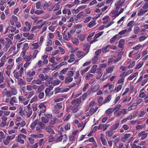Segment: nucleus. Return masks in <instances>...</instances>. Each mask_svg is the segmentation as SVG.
<instances>
[{
	"mask_svg": "<svg viewBox=\"0 0 148 148\" xmlns=\"http://www.w3.org/2000/svg\"><path fill=\"white\" fill-rule=\"evenodd\" d=\"M81 102V100L79 99H77L73 100L71 102V103L73 105H77V104H79Z\"/></svg>",
	"mask_w": 148,
	"mask_h": 148,
	"instance_id": "obj_6",
	"label": "nucleus"
},
{
	"mask_svg": "<svg viewBox=\"0 0 148 148\" xmlns=\"http://www.w3.org/2000/svg\"><path fill=\"white\" fill-rule=\"evenodd\" d=\"M97 66L96 65H93L90 71V73H94L96 70V69L97 68Z\"/></svg>",
	"mask_w": 148,
	"mask_h": 148,
	"instance_id": "obj_23",
	"label": "nucleus"
},
{
	"mask_svg": "<svg viewBox=\"0 0 148 148\" xmlns=\"http://www.w3.org/2000/svg\"><path fill=\"white\" fill-rule=\"evenodd\" d=\"M72 42L76 45H77L78 43V39L76 38H74L72 40Z\"/></svg>",
	"mask_w": 148,
	"mask_h": 148,
	"instance_id": "obj_37",
	"label": "nucleus"
},
{
	"mask_svg": "<svg viewBox=\"0 0 148 148\" xmlns=\"http://www.w3.org/2000/svg\"><path fill=\"white\" fill-rule=\"evenodd\" d=\"M32 46L34 47L33 48V49H35L37 48L38 47V43L37 42H36L32 44Z\"/></svg>",
	"mask_w": 148,
	"mask_h": 148,
	"instance_id": "obj_51",
	"label": "nucleus"
},
{
	"mask_svg": "<svg viewBox=\"0 0 148 148\" xmlns=\"http://www.w3.org/2000/svg\"><path fill=\"white\" fill-rule=\"evenodd\" d=\"M3 95L4 96H6L7 97H11L12 94L10 91H8L6 88L4 89L2 92Z\"/></svg>",
	"mask_w": 148,
	"mask_h": 148,
	"instance_id": "obj_2",
	"label": "nucleus"
},
{
	"mask_svg": "<svg viewBox=\"0 0 148 148\" xmlns=\"http://www.w3.org/2000/svg\"><path fill=\"white\" fill-rule=\"evenodd\" d=\"M85 36L84 35L82 34H79L78 35V38L81 41H83L84 40L85 38Z\"/></svg>",
	"mask_w": 148,
	"mask_h": 148,
	"instance_id": "obj_19",
	"label": "nucleus"
},
{
	"mask_svg": "<svg viewBox=\"0 0 148 148\" xmlns=\"http://www.w3.org/2000/svg\"><path fill=\"white\" fill-rule=\"evenodd\" d=\"M84 50L85 51H86V53L84 54V55L87 54L89 52V48L90 47L89 44L88 43H86L83 45Z\"/></svg>",
	"mask_w": 148,
	"mask_h": 148,
	"instance_id": "obj_5",
	"label": "nucleus"
},
{
	"mask_svg": "<svg viewBox=\"0 0 148 148\" xmlns=\"http://www.w3.org/2000/svg\"><path fill=\"white\" fill-rule=\"evenodd\" d=\"M100 139L101 140V141L102 144L104 145H106L107 144V142L106 140L103 137V135L102 134H101L100 135Z\"/></svg>",
	"mask_w": 148,
	"mask_h": 148,
	"instance_id": "obj_14",
	"label": "nucleus"
},
{
	"mask_svg": "<svg viewBox=\"0 0 148 148\" xmlns=\"http://www.w3.org/2000/svg\"><path fill=\"white\" fill-rule=\"evenodd\" d=\"M93 76V75L91 74H88L86 76L85 78L87 80H88L90 77H92Z\"/></svg>",
	"mask_w": 148,
	"mask_h": 148,
	"instance_id": "obj_44",
	"label": "nucleus"
},
{
	"mask_svg": "<svg viewBox=\"0 0 148 148\" xmlns=\"http://www.w3.org/2000/svg\"><path fill=\"white\" fill-rule=\"evenodd\" d=\"M44 12V11L41 10H38L35 11L34 13L38 15H39L42 14Z\"/></svg>",
	"mask_w": 148,
	"mask_h": 148,
	"instance_id": "obj_47",
	"label": "nucleus"
},
{
	"mask_svg": "<svg viewBox=\"0 0 148 148\" xmlns=\"http://www.w3.org/2000/svg\"><path fill=\"white\" fill-rule=\"evenodd\" d=\"M68 69V68H66L63 69L60 71V74H65L67 72Z\"/></svg>",
	"mask_w": 148,
	"mask_h": 148,
	"instance_id": "obj_31",
	"label": "nucleus"
},
{
	"mask_svg": "<svg viewBox=\"0 0 148 148\" xmlns=\"http://www.w3.org/2000/svg\"><path fill=\"white\" fill-rule=\"evenodd\" d=\"M10 91L11 93L14 95H16L17 93L16 89L14 87H13L12 90Z\"/></svg>",
	"mask_w": 148,
	"mask_h": 148,
	"instance_id": "obj_28",
	"label": "nucleus"
},
{
	"mask_svg": "<svg viewBox=\"0 0 148 148\" xmlns=\"http://www.w3.org/2000/svg\"><path fill=\"white\" fill-rule=\"evenodd\" d=\"M61 2V1H59L58 3L56 5H55V7L54 8V11H56L58 10L60 8V5H59V3H60Z\"/></svg>",
	"mask_w": 148,
	"mask_h": 148,
	"instance_id": "obj_30",
	"label": "nucleus"
},
{
	"mask_svg": "<svg viewBox=\"0 0 148 148\" xmlns=\"http://www.w3.org/2000/svg\"><path fill=\"white\" fill-rule=\"evenodd\" d=\"M121 105L120 104H117L116 105L114 108L113 109L114 110H116L114 112V114H115L116 113V112L121 107Z\"/></svg>",
	"mask_w": 148,
	"mask_h": 148,
	"instance_id": "obj_27",
	"label": "nucleus"
},
{
	"mask_svg": "<svg viewBox=\"0 0 148 148\" xmlns=\"http://www.w3.org/2000/svg\"><path fill=\"white\" fill-rule=\"evenodd\" d=\"M58 48L60 50L61 52V53L62 54H63L65 53V50L63 49L62 48L60 47H59Z\"/></svg>",
	"mask_w": 148,
	"mask_h": 148,
	"instance_id": "obj_55",
	"label": "nucleus"
},
{
	"mask_svg": "<svg viewBox=\"0 0 148 148\" xmlns=\"http://www.w3.org/2000/svg\"><path fill=\"white\" fill-rule=\"evenodd\" d=\"M20 101H24L26 100V98L23 96H20L19 97Z\"/></svg>",
	"mask_w": 148,
	"mask_h": 148,
	"instance_id": "obj_63",
	"label": "nucleus"
},
{
	"mask_svg": "<svg viewBox=\"0 0 148 148\" xmlns=\"http://www.w3.org/2000/svg\"><path fill=\"white\" fill-rule=\"evenodd\" d=\"M122 85H119L117 87H116L114 90H116L117 92H119L121 89L122 87Z\"/></svg>",
	"mask_w": 148,
	"mask_h": 148,
	"instance_id": "obj_43",
	"label": "nucleus"
},
{
	"mask_svg": "<svg viewBox=\"0 0 148 148\" xmlns=\"http://www.w3.org/2000/svg\"><path fill=\"white\" fill-rule=\"evenodd\" d=\"M62 107V104L61 103H56V105L54 106V108L53 111L55 113L58 114L60 112V109Z\"/></svg>",
	"mask_w": 148,
	"mask_h": 148,
	"instance_id": "obj_1",
	"label": "nucleus"
},
{
	"mask_svg": "<svg viewBox=\"0 0 148 148\" xmlns=\"http://www.w3.org/2000/svg\"><path fill=\"white\" fill-rule=\"evenodd\" d=\"M79 105H77L74 106H73L71 107V109L73 111L72 112L73 113H75L78 110V109L77 108L79 106Z\"/></svg>",
	"mask_w": 148,
	"mask_h": 148,
	"instance_id": "obj_12",
	"label": "nucleus"
},
{
	"mask_svg": "<svg viewBox=\"0 0 148 148\" xmlns=\"http://www.w3.org/2000/svg\"><path fill=\"white\" fill-rule=\"evenodd\" d=\"M132 148H141V147L139 145H137L135 144H133Z\"/></svg>",
	"mask_w": 148,
	"mask_h": 148,
	"instance_id": "obj_64",
	"label": "nucleus"
},
{
	"mask_svg": "<svg viewBox=\"0 0 148 148\" xmlns=\"http://www.w3.org/2000/svg\"><path fill=\"white\" fill-rule=\"evenodd\" d=\"M138 75V73L136 72L132 76H131L128 78L129 80H131L134 77H136Z\"/></svg>",
	"mask_w": 148,
	"mask_h": 148,
	"instance_id": "obj_34",
	"label": "nucleus"
},
{
	"mask_svg": "<svg viewBox=\"0 0 148 148\" xmlns=\"http://www.w3.org/2000/svg\"><path fill=\"white\" fill-rule=\"evenodd\" d=\"M44 86L43 85H40L37 89V92H41L44 89Z\"/></svg>",
	"mask_w": 148,
	"mask_h": 148,
	"instance_id": "obj_24",
	"label": "nucleus"
},
{
	"mask_svg": "<svg viewBox=\"0 0 148 148\" xmlns=\"http://www.w3.org/2000/svg\"><path fill=\"white\" fill-rule=\"evenodd\" d=\"M147 38V37L145 36H140L139 38V41H143Z\"/></svg>",
	"mask_w": 148,
	"mask_h": 148,
	"instance_id": "obj_53",
	"label": "nucleus"
},
{
	"mask_svg": "<svg viewBox=\"0 0 148 148\" xmlns=\"http://www.w3.org/2000/svg\"><path fill=\"white\" fill-rule=\"evenodd\" d=\"M50 5H49L47 2H46L42 4V6L44 9H46L47 8L49 7Z\"/></svg>",
	"mask_w": 148,
	"mask_h": 148,
	"instance_id": "obj_26",
	"label": "nucleus"
},
{
	"mask_svg": "<svg viewBox=\"0 0 148 148\" xmlns=\"http://www.w3.org/2000/svg\"><path fill=\"white\" fill-rule=\"evenodd\" d=\"M49 77V76L47 75H45V76L44 74L42 73L38 75V77L42 81L46 80Z\"/></svg>",
	"mask_w": 148,
	"mask_h": 148,
	"instance_id": "obj_3",
	"label": "nucleus"
},
{
	"mask_svg": "<svg viewBox=\"0 0 148 148\" xmlns=\"http://www.w3.org/2000/svg\"><path fill=\"white\" fill-rule=\"evenodd\" d=\"M101 71V68H99L97 69L96 73L97 74H99V75H102Z\"/></svg>",
	"mask_w": 148,
	"mask_h": 148,
	"instance_id": "obj_48",
	"label": "nucleus"
},
{
	"mask_svg": "<svg viewBox=\"0 0 148 148\" xmlns=\"http://www.w3.org/2000/svg\"><path fill=\"white\" fill-rule=\"evenodd\" d=\"M143 64V63H138V64L135 67L136 69H140L141 67Z\"/></svg>",
	"mask_w": 148,
	"mask_h": 148,
	"instance_id": "obj_52",
	"label": "nucleus"
},
{
	"mask_svg": "<svg viewBox=\"0 0 148 148\" xmlns=\"http://www.w3.org/2000/svg\"><path fill=\"white\" fill-rule=\"evenodd\" d=\"M39 126L41 128L44 129L45 128V125L43 124L42 122H40L38 123Z\"/></svg>",
	"mask_w": 148,
	"mask_h": 148,
	"instance_id": "obj_32",
	"label": "nucleus"
},
{
	"mask_svg": "<svg viewBox=\"0 0 148 148\" xmlns=\"http://www.w3.org/2000/svg\"><path fill=\"white\" fill-rule=\"evenodd\" d=\"M111 99V96L110 95H108L106 98L105 100L104 103H105L107 102H109Z\"/></svg>",
	"mask_w": 148,
	"mask_h": 148,
	"instance_id": "obj_40",
	"label": "nucleus"
},
{
	"mask_svg": "<svg viewBox=\"0 0 148 148\" xmlns=\"http://www.w3.org/2000/svg\"><path fill=\"white\" fill-rule=\"evenodd\" d=\"M45 130L47 132L49 133L50 134H53L54 133L53 130L51 129L49 126H47Z\"/></svg>",
	"mask_w": 148,
	"mask_h": 148,
	"instance_id": "obj_9",
	"label": "nucleus"
},
{
	"mask_svg": "<svg viewBox=\"0 0 148 148\" xmlns=\"http://www.w3.org/2000/svg\"><path fill=\"white\" fill-rule=\"evenodd\" d=\"M143 9H146L148 8V2H146L143 5Z\"/></svg>",
	"mask_w": 148,
	"mask_h": 148,
	"instance_id": "obj_62",
	"label": "nucleus"
},
{
	"mask_svg": "<svg viewBox=\"0 0 148 148\" xmlns=\"http://www.w3.org/2000/svg\"><path fill=\"white\" fill-rule=\"evenodd\" d=\"M91 18V17L90 16L86 17L84 21V23H87L90 20Z\"/></svg>",
	"mask_w": 148,
	"mask_h": 148,
	"instance_id": "obj_61",
	"label": "nucleus"
},
{
	"mask_svg": "<svg viewBox=\"0 0 148 148\" xmlns=\"http://www.w3.org/2000/svg\"><path fill=\"white\" fill-rule=\"evenodd\" d=\"M42 122L44 123H47L49 122L48 118L43 116L41 118Z\"/></svg>",
	"mask_w": 148,
	"mask_h": 148,
	"instance_id": "obj_22",
	"label": "nucleus"
},
{
	"mask_svg": "<svg viewBox=\"0 0 148 148\" xmlns=\"http://www.w3.org/2000/svg\"><path fill=\"white\" fill-rule=\"evenodd\" d=\"M90 66H89V67H87L85 69L82 70L81 71V75H83L85 73L87 72L89 69Z\"/></svg>",
	"mask_w": 148,
	"mask_h": 148,
	"instance_id": "obj_25",
	"label": "nucleus"
},
{
	"mask_svg": "<svg viewBox=\"0 0 148 148\" xmlns=\"http://www.w3.org/2000/svg\"><path fill=\"white\" fill-rule=\"evenodd\" d=\"M74 74L73 72L72 71H68L67 73V75H68V76H70L71 77L73 76Z\"/></svg>",
	"mask_w": 148,
	"mask_h": 148,
	"instance_id": "obj_42",
	"label": "nucleus"
},
{
	"mask_svg": "<svg viewBox=\"0 0 148 148\" xmlns=\"http://www.w3.org/2000/svg\"><path fill=\"white\" fill-rule=\"evenodd\" d=\"M61 82V81L59 80L56 79L52 81L51 84L54 86L59 84Z\"/></svg>",
	"mask_w": 148,
	"mask_h": 148,
	"instance_id": "obj_7",
	"label": "nucleus"
},
{
	"mask_svg": "<svg viewBox=\"0 0 148 148\" xmlns=\"http://www.w3.org/2000/svg\"><path fill=\"white\" fill-rule=\"evenodd\" d=\"M76 53L77 57L78 58L81 57L84 55V53L83 51H77Z\"/></svg>",
	"mask_w": 148,
	"mask_h": 148,
	"instance_id": "obj_16",
	"label": "nucleus"
},
{
	"mask_svg": "<svg viewBox=\"0 0 148 148\" xmlns=\"http://www.w3.org/2000/svg\"><path fill=\"white\" fill-rule=\"evenodd\" d=\"M41 7V3L40 2L37 3H36V7L37 9H40Z\"/></svg>",
	"mask_w": 148,
	"mask_h": 148,
	"instance_id": "obj_57",
	"label": "nucleus"
},
{
	"mask_svg": "<svg viewBox=\"0 0 148 148\" xmlns=\"http://www.w3.org/2000/svg\"><path fill=\"white\" fill-rule=\"evenodd\" d=\"M96 24L95 21H91L87 25V26L90 28H91Z\"/></svg>",
	"mask_w": 148,
	"mask_h": 148,
	"instance_id": "obj_20",
	"label": "nucleus"
},
{
	"mask_svg": "<svg viewBox=\"0 0 148 148\" xmlns=\"http://www.w3.org/2000/svg\"><path fill=\"white\" fill-rule=\"evenodd\" d=\"M21 136V134H20L18 135V138L16 139V141L17 142H20V141L22 140V137Z\"/></svg>",
	"mask_w": 148,
	"mask_h": 148,
	"instance_id": "obj_54",
	"label": "nucleus"
},
{
	"mask_svg": "<svg viewBox=\"0 0 148 148\" xmlns=\"http://www.w3.org/2000/svg\"><path fill=\"white\" fill-rule=\"evenodd\" d=\"M41 80L40 79H37L36 80H34L33 82H34L37 84H40L42 83V82Z\"/></svg>",
	"mask_w": 148,
	"mask_h": 148,
	"instance_id": "obj_49",
	"label": "nucleus"
},
{
	"mask_svg": "<svg viewBox=\"0 0 148 148\" xmlns=\"http://www.w3.org/2000/svg\"><path fill=\"white\" fill-rule=\"evenodd\" d=\"M15 137V135H13L12 136H8L6 138L9 141L11 140L14 138Z\"/></svg>",
	"mask_w": 148,
	"mask_h": 148,
	"instance_id": "obj_33",
	"label": "nucleus"
},
{
	"mask_svg": "<svg viewBox=\"0 0 148 148\" xmlns=\"http://www.w3.org/2000/svg\"><path fill=\"white\" fill-rule=\"evenodd\" d=\"M25 24L26 26L28 27V31H29L31 27V24L29 22L27 21L25 22Z\"/></svg>",
	"mask_w": 148,
	"mask_h": 148,
	"instance_id": "obj_50",
	"label": "nucleus"
},
{
	"mask_svg": "<svg viewBox=\"0 0 148 148\" xmlns=\"http://www.w3.org/2000/svg\"><path fill=\"white\" fill-rule=\"evenodd\" d=\"M140 31L139 27L137 26L134 29V32L135 34H137Z\"/></svg>",
	"mask_w": 148,
	"mask_h": 148,
	"instance_id": "obj_36",
	"label": "nucleus"
},
{
	"mask_svg": "<svg viewBox=\"0 0 148 148\" xmlns=\"http://www.w3.org/2000/svg\"><path fill=\"white\" fill-rule=\"evenodd\" d=\"M114 68V66H110L107 68L106 69V71L107 72L106 74L108 73H111L113 71Z\"/></svg>",
	"mask_w": 148,
	"mask_h": 148,
	"instance_id": "obj_11",
	"label": "nucleus"
},
{
	"mask_svg": "<svg viewBox=\"0 0 148 148\" xmlns=\"http://www.w3.org/2000/svg\"><path fill=\"white\" fill-rule=\"evenodd\" d=\"M99 57L98 56H95L92 59V63L95 64L99 60Z\"/></svg>",
	"mask_w": 148,
	"mask_h": 148,
	"instance_id": "obj_17",
	"label": "nucleus"
},
{
	"mask_svg": "<svg viewBox=\"0 0 148 148\" xmlns=\"http://www.w3.org/2000/svg\"><path fill=\"white\" fill-rule=\"evenodd\" d=\"M18 84L20 86L25 85L26 84V82L22 78H20L18 79Z\"/></svg>",
	"mask_w": 148,
	"mask_h": 148,
	"instance_id": "obj_8",
	"label": "nucleus"
},
{
	"mask_svg": "<svg viewBox=\"0 0 148 148\" xmlns=\"http://www.w3.org/2000/svg\"><path fill=\"white\" fill-rule=\"evenodd\" d=\"M6 58V56H3L1 58V62L3 63H4V62L5 61V60Z\"/></svg>",
	"mask_w": 148,
	"mask_h": 148,
	"instance_id": "obj_59",
	"label": "nucleus"
},
{
	"mask_svg": "<svg viewBox=\"0 0 148 148\" xmlns=\"http://www.w3.org/2000/svg\"><path fill=\"white\" fill-rule=\"evenodd\" d=\"M114 111L113 108H109L106 111V113L107 115H109L112 113Z\"/></svg>",
	"mask_w": 148,
	"mask_h": 148,
	"instance_id": "obj_15",
	"label": "nucleus"
},
{
	"mask_svg": "<svg viewBox=\"0 0 148 148\" xmlns=\"http://www.w3.org/2000/svg\"><path fill=\"white\" fill-rule=\"evenodd\" d=\"M119 123H117L112 126L111 129L112 130H116L119 126Z\"/></svg>",
	"mask_w": 148,
	"mask_h": 148,
	"instance_id": "obj_18",
	"label": "nucleus"
},
{
	"mask_svg": "<svg viewBox=\"0 0 148 148\" xmlns=\"http://www.w3.org/2000/svg\"><path fill=\"white\" fill-rule=\"evenodd\" d=\"M73 80L72 77H70V76H67L65 78V83L68 84L71 82Z\"/></svg>",
	"mask_w": 148,
	"mask_h": 148,
	"instance_id": "obj_10",
	"label": "nucleus"
},
{
	"mask_svg": "<svg viewBox=\"0 0 148 148\" xmlns=\"http://www.w3.org/2000/svg\"><path fill=\"white\" fill-rule=\"evenodd\" d=\"M147 135V133H146L145 131L142 132L138 134L139 136L140 137L142 140H143L146 138Z\"/></svg>",
	"mask_w": 148,
	"mask_h": 148,
	"instance_id": "obj_4",
	"label": "nucleus"
},
{
	"mask_svg": "<svg viewBox=\"0 0 148 148\" xmlns=\"http://www.w3.org/2000/svg\"><path fill=\"white\" fill-rule=\"evenodd\" d=\"M118 36L117 34L115 35L110 40V42L111 43H113L114 41L116 40L117 39L116 36Z\"/></svg>",
	"mask_w": 148,
	"mask_h": 148,
	"instance_id": "obj_38",
	"label": "nucleus"
},
{
	"mask_svg": "<svg viewBox=\"0 0 148 148\" xmlns=\"http://www.w3.org/2000/svg\"><path fill=\"white\" fill-rule=\"evenodd\" d=\"M37 98V96H35L34 98H33L32 99L31 101L30 102V103H32L33 102L35 101L36 100Z\"/></svg>",
	"mask_w": 148,
	"mask_h": 148,
	"instance_id": "obj_58",
	"label": "nucleus"
},
{
	"mask_svg": "<svg viewBox=\"0 0 148 148\" xmlns=\"http://www.w3.org/2000/svg\"><path fill=\"white\" fill-rule=\"evenodd\" d=\"M101 50L100 49H99L96 51L95 52V54L96 55L95 56H98L99 57V56L100 55L101 53Z\"/></svg>",
	"mask_w": 148,
	"mask_h": 148,
	"instance_id": "obj_41",
	"label": "nucleus"
},
{
	"mask_svg": "<svg viewBox=\"0 0 148 148\" xmlns=\"http://www.w3.org/2000/svg\"><path fill=\"white\" fill-rule=\"evenodd\" d=\"M148 11V10H143L141 9L138 14V15L140 16L141 15L143 14H144Z\"/></svg>",
	"mask_w": 148,
	"mask_h": 148,
	"instance_id": "obj_21",
	"label": "nucleus"
},
{
	"mask_svg": "<svg viewBox=\"0 0 148 148\" xmlns=\"http://www.w3.org/2000/svg\"><path fill=\"white\" fill-rule=\"evenodd\" d=\"M51 90L49 89L48 88H47L46 90H45V92L46 95L47 96H49V93L50 92Z\"/></svg>",
	"mask_w": 148,
	"mask_h": 148,
	"instance_id": "obj_45",
	"label": "nucleus"
},
{
	"mask_svg": "<svg viewBox=\"0 0 148 148\" xmlns=\"http://www.w3.org/2000/svg\"><path fill=\"white\" fill-rule=\"evenodd\" d=\"M98 109V107H97V108H96L95 109H94V108H91L90 109V113L92 112V113L91 114V115L93 113H95L96 111Z\"/></svg>",
	"mask_w": 148,
	"mask_h": 148,
	"instance_id": "obj_35",
	"label": "nucleus"
},
{
	"mask_svg": "<svg viewBox=\"0 0 148 148\" xmlns=\"http://www.w3.org/2000/svg\"><path fill=\"white\" fill-rule=\"evenodd\" d=\"M84 12H82L79 13L77 15V17H78L79 18H82L84 17L83 15Z\"/></svg>",
	"mask_w": 148,
	"mask_h": 148,
	"instance_id": "obj_29",
	"label": "nucleus"
},
{
	"mask_svg": "<svg viewBox=\"0 0 148 148\" xmlns=\"http://www.w3.org/2000/svg\"><path fill=\"white\" fill-rule=\"evenodd\" d=\"M44 96V93L43 92L40 93L38 95V97L40 99H42Z\"/></svg>",
	"mask_w": 148,
	"mask_h": 148,
	"instance_id": "obj_46",
	"label": "nucleus"
},
{
	"mask_svg": "<svg viewBox=\"0 0 148 148\" xmlns=\"http://www.w3.org/2000/svg\"><path fill=\"white\" fill-rule=\"evenodd\" d=\"M60 88L59 87L56 88L54 90L55 94H56L57 93L59 92L60 90Z\"/></svg>",
	"mask_w": 148,
	"mask_h": 148,
	"instance_id": "obj_60",
	"label": "nucleus"
},
{
	"mask_svg": "<svg viewBox=\"0 0 148 148\" xmlns=\"http://www.w3.org/2000/svg\"><path fill=\"white\" fill-rule=\"evenodd\" d=\"M10 47V45L9 44H7L5 45V47L3 49L4 51L6 52L8 50V49Z\"/></svg>",
	"mask_w": 148,
	"mask_h": 148,
	"instance_id": "obj_56",
	"label": "nucleus"
},
{
	"mask_svg": "<svg viewBox=\"0 0 148 148\" xmlns=\"http://www.w3.org/2000/svg\"><path fill=\"white\" fill-rule=\"evenodd\" d=\"M29 47H28V44L27 43H25L23 45V47L22 49H24L25 50H26L28 49Z\"/></svg>",
	"mask_w": 148,
	"mask_h": 148,
	"instance_id": "obj_39",
	"label": "nucleus"
},
{
	"mask_svg": "<svg viewBox=\"0 0 148 148\" xmlns=\"http://www.w3.org/2000/svg\"><path fill=\"white\" fill-rule=\"evenodd\" d=\"M110 47V45H107L105 47L102 48L101 49V51L103 53H106L109 51V49H107L108 48Z\"/></svg>",
	"mask_w": 148,
	"mask_h": 148,
	"instance_id": "obj_13",
	"label": "nucleus"
}]
</instances>
